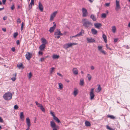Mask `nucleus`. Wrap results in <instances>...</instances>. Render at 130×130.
I'll use <instances>...</instances> for the list:
<instances>
[{"instance_id":"f257e3e1","label":"nucleus","mask_w":130,"mask_h":130,"mask_svg":"<svg viewBox=\"0 0 130 130\" xmlns=\"http://www.w3.org/2000/svg\"><path fill=\"white\" fill-rule=\"evenodd\" d=\"M82 22L83 25L85 28H90L93 25L92 24L89 20L86 19H83Z\"/></svg>"},{"instance_id":"f03ea898","label":"nucleus","mask_w":130,"mask_h":130,"mask_svg":"<svg viewBox=\"0 0 130 130\" xmlns=\"http://www.w3.org/2000/svg\"><path fill=\"white\" fill-rule=\"evenodd\" d=\"M12 95L11 93L8 92L5 93L3 96L4 99L6 100H10L12 98Z\"/></svg>"},{"instance_id":"7ed1b4c3","label":"nucleus","mask_w":130,"mask_h":130,"mask_svg":"<svg viewBox=\"0 0 130 130\" xmlns=\"http://www.w3.org/2000/svg\"><path fill=\"white\" fill-rule=\"evenodd\" d=\"M82 16L83 17H86L88 15V12L87 10L84 8H82Z\"/></svg>"},{"instance_id":"20e7f679","label":"nucleus","mask_w":130,"mask_h":130,"mask_svg":"<svg viewBox=\"0 0 130 130\" xmlns=\"http://www.w3.org/2000/svg\"><path fill=\"white\" fill-rule=\"evenodd\" d=\"M32 56V54L29 52H27L25 55V57L28 60H30L31 57Z\"/></svg>"},{"instance_id":"39448f33","label":"nucleus","mask_w":130,"mask_h":130,"mask_svg":"<svg viewBox=\"0 0 130 130\" xmlns=\"http://www.w3.org/2000/svg\"><path fill=\"white\" fill-rule=\"evenodd\" d=\"M94 90V89H92L91 90V91L90 93V100H92L94 98L95 96V95L93 93V91Z\"/></svg>"},{"instance_id":"423d86ee","label":"nucleus","mask_w":130,"mask_h":130,"mask_svg":"<svg viewBox=\"0 0 130 130\" xmlns=\"http://www.w3.org/2000/svg\"><path fill=\"white\" fill-rule=\"evenodd\" d=\"M53 24H54V26L53 27H51L49 30V31L50 32H53L55 27H56V25L55 22H53Z\"/></svg>"},{"instance_id":"0eeeda50","label":"nucleus","mask_w":130,"mask_h":130,"mask_svg":"<svg viewBox=\"0 0 130 130\" xmlns=\"http://www.w3.org/2000/svg\"><path fill=\"white\" fill-rule=\"evenodd\" d=\"M87 42L88 43H93L95 41V40L94 39L92 38H87Z\"/></svg>"},{"instance_id":"6e6552de","label":"nucleus","mask_w":130,"mask_h":130,"mask_svg":"<svg viewBox=\"0 0 130 130\" xmlns=\"http://www.w3.org/2000/svg\"><path fill=\"white\" fill-rule=\"evenodd\" d=\"M63 35V34L61 32L60 29H57V31L54 32L55 36H62Z\"/></svg>"},{"instance_id":"1a4fd4ad","label":"nucleus","mask_w":130,"mask_h":130,"mask_svg":"<svg viewBox=\"0 0 130 130\" xmlns=\"http://www.w3.org/2000/svg\"><path fill=\"white\" fill-rule=\"evenodd\" d=\"M50 125L52 128H54L58 127V126L56 125L55 122L53 121H51Z\"/></svg>"},{"instance_id":"9d476101","label":"nucleus","mask_w":130,"mask_h":130,"mask_svg":"<svg viewBox=\"0 0 130 130\" xmlns=\"http://www.w3.org/2000/svg\"><path fill=\"white\" fill-rule=\"evenodd\" d=\"M116 6L115 9L116 11H118L120 8V6L119 2L117 0L116 1Z\"/></svg>"},{"instance_id":"9b49d317","label":"nucleus","mask_w":130,"mask_h":130,"mask_svg":"<svg viewBox=\"0 0 130 130\" xmlns=\"http://www.w3.org/2000/svg\"><path fill=\"white\" fill-rule=\"evenodd\" d=\"M57 12V11H56L54 12L51 14L50 18V20H51L52 21L53 20Z\"/></svg>"},{"instance_id":"f8f14e48","label":"nucleus","mask_w":130,"mask_h":130,"mask_svg":"<svg viewBox=\"0 0 130 130\" xmlns=\"http://www.w3.org/2000/svg\"><path fill=\"white\" fill-rule=\"evenodd\" d=\"M26 123L28 126V129H29V127L30 126V119L28 118L26 119Z\"/></svg>"},{"instance_id":"ddd939ff","label":"nucleus","mask_w":130,"mask_h":130,"mask_svg":"<svg viewBox=\"0 0 130 130\" xmlns=\"http://www.w3.org/2000/svg\"><path fill=\"white\" fill-rule=\"evenodd\" d=\"M45 45L44 44H42L39 47V48L41 51H43L44 49L45 48Z\"/></svg>"},{"instance_id":"4468645a","label":"nucleus","mask_w":130,"mask_h":130,"mask_svg":"<svg viewBox=\"0 0 130 130\" xmlns=\"http://www.w3.org/2000/svg\"><path fill=\"white\" fill-rule=\"evenodd\" d=\"M39 9L41 12H42L43 10V6L40 2H39Z\"/></svg>"},{"instance_id":"2eb2a0df","label":"nucleus","mask_w":130,"mask_h":130,"mask_svg":"<svg viewBox=\"0 0 130 130\" xmlns=\"http://www.w3.org/2000/svg\"><path fill=\"white\" fill-rule=\"evenodd\" d=\"M77 44V43H68L67 45V48H68L71 46L72 45H76Z\"/></svg>"},{"instance_id":"dca6fc26","label":"nucleus","mask_w":130,"mask_h":130,"mask_svg":"<svg viewBox=\"0 0 130 130\" xmlns=\"http://www.w3.org/2000/svg\"><path fill=\"white\" fill-rule=\"evenodd\" d=\"M73 71L75 75H77L78 74V70L77 68H74L73 69Z\"/></svg>"},{"instance_id":"f3484780","label":"nucleus","mask_w":130,"mask_h":130,"mask_svg":"<svg viewBox=\"0 0 130 130\" xmlns=\"http://www.w3.org/2000/svg\"><path fill=\"white\" fill-rule=\"evenodd\" d=\"M94 25L96 28H99L102 25L100 23H95L94 24Z\"/></svg>"},{"instance_id":"a211bd4d","label":"nucleus","mask_w":130,"mask_h":130,"mask_svg":"<svg viewBox=\"0 0 130 130\" xmlns=\"http://www.w3.org/2000/svg\"><path fill=\"white\" fill-rule=\"evenodd\" d=\"M91 31L93 34H96L97 33V31L94 28H92L91 29Z\"/></svg>"},{"instance_id":"6ab92c4d","label":"nucleus","mask_w":130,"mask_h":130,"mask_svg":"<svg viewBox=\"0 0 130 130\" xmlns=\"http://www.w3.org/2000/svg\"><path fill=\"white\" fill-rule=\"evenodd\" d=\"M90 18L92 19L93 21H96V19L95 16L93 14H91L90 16Z\"/></svg>"},{"instance_id":"aec40b11","label":"nucleus","mask_w":130,"mask_h":130,"mask_svg":"<svg viewBox=\"0 0 130 130\" xmlns=\"http://www.w3.org/2000/svg\"><path fill=\"white\" fill-rule=\"evenodd\" d=\"M105 42L106 43L107 42V37L104 34H103L102 36Z\"/></svg>"},{"instance_id":"412c9836","label":"nucleus","mask_w":130,"mask_h":130,"mask_svg":"<svg viewBox=\"0 0 130 130\" xmlns=\"http://www.w3.org/2000/svg\"><path fill=\"white\" fill-rule=\"evenodd\" d=\"M53 119L55 120L58 123H59L60 122V121L59 120L57 117L55 116L53 118Z\"/></svg>"},{"instance_id":"4be33fe9","label":"nucleus","mask_w":130,"mask_h":130,"mask_svg":"<svg viewBox=\"0 0 130 130\" xmlns=\"http://www.w3.org/2000/svg\"><path fill=\"white\" fill-rule=\"evenodd\" d=\"M59 57V55H54L52 56V58L55 59H58Z\"/></svg>"},{"instance_id":"5701e85b","label":"nucleus","mask_w":130,"mask_h":130,"mask_svg":"<svg viewBox=\"0 0 130 130\" xmlns=\"http://www.w3.org/2000/svg\"><path fill=\"white\" fill-rule=\"evenodd\" d=\"M78 90H77L76 88H74V91L73 92V94L75 96H76L78 93Z\"/></svg>"},{"instance_id":"b1692460","label":"nucleus","mask_w":130,"mask_h":130,"mask_svg":"<svg viewBox=\"0 0 130 130\" xmlns=\"http://www.w3.org/2000/svg\"><path fill=\"white\" fill-rule=\"evenodd\" d=\"M41 40L42 42L43 43V44H44L45 45L46 43V41L45 39L42 38L41 39Z\"/></svg>"},{"instance_id":"393cba45","label":"nucleus","mask_w":130,"mask_h":130,"mask_svg":"<svg viewBox=\"0 0 130 130\" xmlns=\"http://www.w3.org/2000/svg\"><path fill=\"white\" fill-rule=\"evenodd\" d=\"M107 116L108 118H109L112 119H114L116 118L115 117L112 115H108Z\"/></svg>"},{"instance_id":"a878e982","label":"nucleus","mask_w":130,"mask_h":130,"mask_svg":"<svg viewBox=\"0 0 130 130\" xmlns=\"http://www.w3.org/2000/svg\"><path fill=\"white\" fill-rule=\"evenodd\" d=\"M48 56H46L40 58V61L42 62L44 60H45L46 58H48Z\"/></svg>"},{"instance_id":"bb28decb","label":"nucleus","mask_w":130,"mask_h":130,"mask_svg":"<svg viewBox=\"0 0 130 130\" xmlns=\"http://www.w3.org/2000/svg\"><path fill=\"white\" fill-rule=\"evenodd\" d=\"M84 34V31L83 29H82L80 32L79 33L77 34V35L78 36H81L82 35V34Z\"/></svg>"},{"instance_id":"cd10ccee","label":"nucleus","mask_w":130,"mask_h":130,"mask_svg":"<svg viewBox=\"0 0 130 130\" xmlns=\"http://www.w3.org/2000/svg\"><path fill=\"white\" fill-rule=\"evenodd\" d=\"M85 125L87 126H90L91 125L90 122L88 121H86L85 122Z\"/></svg>"},{"instance_id":"c85d7f7f","label":"nucleus","mask_w":130,"mask_h":130,"mask_svg":"<svg viewBox=\"0 0 130 130\" xmlns=\"http://www.w3.org/2000/svg\"><path fill=\"white\" fill-rule=\"evenodd\" d=\"M24 116L23 112H21L20 113V118L21 119H23L24 118Z\"/></svg>"},{"instance_id":"c756f323","label":"nucleus","mask_w":130,"mask_h":130,"mask_svg":"<svg viewBox=\"0 0 130 130\" xmlns=\"http://www.w3.org/2000/svg\"><path fill=\"white\" fill-rule=\"evenodd\" d=\"M35 103L37 106L39 107L40 108L42 106L41 104L38 103L37 101H36Z\"/></svg>"},{"instance_id":"7c9ffc66","label":"nucleus","mask_w":130,"mask_h":130,"mask_svg":"<svg viewBox=\"0 0 130 130\" xmlns=\"http://www.w3.org/2000/svg\"><path fill=\"white\" fill-rule=\"evenodd\" d=\"M116 28L115 26H113L112 27V30L113 33H115L116 31Z\"/></svg>"},{"instance_id":"2f4dec72","label":"nucleus","mask_w":130,"mask_h":130,"mask_svg":"<svg viewBox=\"0 0 130 130\" xmlns=\"http://www.w3.org/2000/svg\"><path fill=\"white\" fill-rule=\"evenodd\" d=\"M59 89H61L63 87V85L61 83H59Z\"/></svg>"},{"instance_id":"473e14b6","label":"nucleus","mask_w":130,"mask_h":130,"mask_svg":"<svg viewBox=\"0 0 130 130\" xmlns=\"http://www.w3.org/2000/svg\"><path fill=\"white\" fill-rule=\"evenodd\" d=\"M17 23H19L21 22V21L19 18H18L17 20Z\"/></svg>"},{"instance_id":"72a5a7b5","label":"nucleus","mask_w":130,"mask_h":130,"mask_svg":"<svg viewBox=\"0 0 130 130\" xmlns=\"http://www.w3.org/2000/svg\"><path fill=\"white\" fill-rule=\"evenodd\" d=\"M89 76L88 77V79L90 81L91 78L92 76L90 74H88L87 75V76Z\"/></svg>"},{"instance_id":"f704fd0d","label":"nucleus","mask_w":130,"mask_h":130,"mask_svg":"<svg viewBox=\"0 0 130 130\" xmlns=\"http://www.w3.org/2000/svg\"><path fill=\"white\" fill-rule=\"evenodd\" d=\"M84 84V81L83 80H80V86H83Z\"/></svg>"},{"instance_id":"c9c22d12","label":"nucleus","mask_w":130,"mask_h":130,"mask_svg":"<svg viewBox=\"0 0 130 130\" xmlns=\"http://www.w3.org/2000/svg\"><path fill=\"white\" fill-rule=\"evenodd\" d=\"M106 17V14L105 13H103L101 15V17L102 18H105Z\"/></svg>"},{"instance_id":"e433bc0d","label":"nucleus","mask_w":130,"mask_h":130,"mask_svg":"<svg viewBox=\"0 0 130 130\" xmlns=\"http://www.w3.org/2000/svg\"><path fill=\"white\" fill-rule=\"evenodd\" d=\"M40 109L43 112H45V109L43 107V106L40 108Z\"/></svg>"},{"instance_id":"4c0bfd02","label":"nucleus","mask_w":130,"mask_h":130,"mask_svg":"<svg viewBox=\"0 0 130 130\" xmlns=\"http://www.w3.org/2000/svg\"><path fill=\"white\" fill-rule=\"evenodd\" d=\"M32 76V74L31 72H30L28 74V78L30 79L31 78V76Z\"/></svg>"},{"instance_id":"58836bf2","label":"nucleus","mask_w":130,"mask_h":130,"mask_svg":"<svg viewBox=\"0 0 130 130\" xmlns=\"http://www.w3.org/2000/svg\"><path fill=\"white\" fill-rule=\"evenodd\" d=\"M100 52L103 54L105 55L106 54V53L103 50H100Z\"/></svg>"},{"instance_id":"ea45409f","label":"nucleus","mask_w":130,"mask_h":130,"mask_svg":"<svg viewBox=\"0 0 130 130\" xmlns=\"http://www.w3.org/2000/svg\"><path fill=\"white\" fill-rule=\"evenodd\" d=\"M14 109H17L18 108V105H15L14 107Z\"/></svg>"},{"instance_id":"a19ab883","label":"nucleus","mask_w":130,"mask_h":130,"mask_svg":"<svg viewBox=\"0 0 130 130\" xmlns=\"http://www.w3.org/2000/svg\"><path fill=\"white\" fill-rule=\"evenodd\" d=\"M102 88L100 87V85H99V86L98 88V90L99 91V92H100Z\"/></svg>"},{"instance_id":"79ce46f5","label":"nucleus","mask_w":130,"mask_h":130,"mask_svg":"<svg viewBox=\"0 0 130 130\" xmlns=\"http://www.w3.org/2000/svg\"><path fill=\"white\" fill-rule=\"evenodd\" d=\"M124 47L127 49H129L130 48L129 47V46L128 45H125L124 46Z\"/></svg>"},{"instance_id":"37998d69","label":"nucleus","mask_w":130,"mask_h":130,"mask_svg":"<svg viewBox=\"0 0 130 130\" xmlns=\"http://www.w3.org/2000/svg\"><path fill=\"white\" fill-rule=\"evenodd\" d=\"M24 26V23L23 22H22L21 24V31H22L23 29V27Z\"/></svg>"},{"instance_id":"c03bdc74","label":"nucleus","mask_w":130,"mask_h":130,"mask_svg":"<svg viewBox=\"0 0 130 130\" xmlns=\"http://www.w3.org/2000/svg\"><path fill=\"white\" fill-rule=\"evenodd\" d=\"M18 34L17 32H15L14 33L13 35V37L14 38L16 37Z\"/></svg>"},{"instance_id":"a18cd8bd","label":"nucleus","mask_w":130,"mask_h":130,"mask_svg":"<svg viewBox=\"0 0 130 130\" xmlns=\"http://www.w3.org/2000/svg\"><path fill=\"white\" fill-rule=\"evenodd\" d=\"M50 113L51 114V115L53 116V118L55 117V115L54 114L53 112L51 111L50 112Z\"/></svg>"},{"instance_id":"49530a36","label":"nucleus","mask_w":130,"mask_h":130,"mask_svg":"<svg viewBox=\"0 0 130 130\" xmlns=\"http://www.w3.org/2000/svg\"><path fill=\"white\" fill-rule=\"evenodd\" d=\"M17 66L19 68H20L22 67H23L22 64H18L17 65Z\"/></svg>"},{"instance_id":"de8ad7c7","label":"nucleus","mask_w":130,"mask_h":130,"mask_svg":"<svg viewBox=\"0 0 130 130\" xmlns=\"http://www.w3.org/2000/svg\"><path fill=\"white\" fill-rule=\"evenodd\" d=\"M55 68L54 67H52L51 68V70L50 71V72L51 74L53 72V71L54 70Z\"/></svg>"},{"instance_id":"09e8293b","label":"nucleus","mask_w":130,"mask_h":130,"mask_svg":"<svg viewBox=\"0 0 130 130\" xmlns=\"http://www.w3.org/2000/svg\"><path fill=\"white\" fill-rule=\"evenodd\" d=\"M102 48V46H98V50H99L100 51V50H101V49Z\"/></svg>"},{"instance_id":"8fccbe9b","label":"nucleus","mask_w":130,"mask_h":130,"mask_svg":"<svg viewBox=\"0 0 130 130\" xmlns=\"http://www.w3.org/2000/svg\"><path fill=\"white\" fill-rule=\"evenodd\" d=\"M110 3H106L105 4V6L107 7H109L110 6Z\"/></svg>"},{"instance_id":"3c124183","label":"nucleus","mask_w":130,"mask_h":130,"mask_svg":"<svg viewBox=\"0 0 130 130\" xmlns=\"http://www.w3.org/2000/svg\"><path fill=\"white\" fill-rule=\"evenodd\" d=\"M38 54L39 55H41L43 54V53L41 51H39L38 52Z\"/></svg>"},{"instance_id":"603ef678","label":"nucleus","mask_w":130,"mask_h":130,"mask_svg":"<svg viewBox=\"0 0 130 130\" xmlns=\"http://www.w3.org/2000/svg\"><path fill=\"white\" fill-rule=\"evenodd\" d=\"M6 1V0H2V2L3 4L5 5V4Z\"/></svg>"},{"instance_id":"864d4df0","label":"nucleus","mask_w":130,"mask_h":130,"mask_svg":"<svg viewBox=\"0 0 130 130\" xmlns=\"http://www.w3.org/2000/svg\"><path fill=\"white\" fill-rule=\"evenodd\" d=\"M14 8V5H13L11 7V9L12 10H13Z\"/></svg>"},{"instance_id":"5fc2aeb1","label":"nucleus","mask_w":130,"mask_h":130,"mask_svg":"<svg viewBox=\"0 0 130 130\" xmlns=\"http://www.w3.org/2000/svg\"><path fill=\"white\" fill-rule=\"evenodd\" d=\"M60 37V36L59 35L55 36V37L56 38L58 39H59Z\"/></svg>"},{"instance_id":"6e6d98bb","label":"nucleus","mask_w":130,"mask_h":130,"mask_svg":"<svg viewBox=\"0 0 130 130\" xmlns=\"http://www.w3.org/2000/svg\"><path fill=\"white\" fill-rule=\"evenodd\" d=\"M3 120L2 118L0 117V122H3Z\"/></svg>"},{"instance_id":"4d7b16f0","label":"nucleus","mask_w":130,"mask_h":130,"mask_svg":"<svg viewBox=\"0 0 130 130\" xmlns=\"http://www.w3.org/2000/svg\"><path fill=\"white\" fill-rule=\"evenodd\" d=\"M118 40V39L117 38H115L114 39V42H117Z\"/></svg>"},{"instance_id":"13d9d810","label":"nucleus","mask_w":130,"mask_h":130,"mask_svg":"<svg viewBox=\"0 0 130 130\" xmlns=\"http://www.w3.org/2000/svg\"><path fill=\"white\" fill-rule=\"evenodd\" d=\"M7 19V18L6 16L4 17L3 18V19L4 20H6Z\"/></svg>"},{"instance_id":"bf43d9fd","label":"nucleus","mask_w":130,"mask_h":130,"mask_svg":"<svg viewBox=\"0 0 130 130\" xmlns=\"http://www.w3.org/2000/svg\"><path fill=\"white\" fill-rule=\"evenodd\" d=\"M11 50L13 52H14L15 50V48L14 47H13L11 48Z\"/></svg>"},{"instance_id":"052dcab7","label":"nucleus","mask_w":130,"mask_h":130,"mask_svg":"<svg viewBox=\"0 0 130 130\" xmlns=\"http://www.w3.org/2000/svg\"><path fill=\"white\" fill-rule=\"evenodd\" d=\"M15 79H16L15 77H12L11 78V80L13 81H14L15 80Z\"/></svg>"},{"instance_id":"680f3d73","label":"nucleus","mask_w":130,"mask_h":130,"mask_svg":"<svg viewBox=\"0 0 130 130\" xmlns=\"http://www.w3.org/2000/svg\"><path fill=\"white\" fill-rule=\"evenodd\" d=\"M106 127H107V129H109V130H110V129H111V127H109L108 126V125L107 126H106Z\"/></svg>"},{"instance_id":"e2e57ef3","label":"nucleus","mask_w":130,"mask_h":130,"mask_svg":"<svg viewBox=\"0 0 130 130\" xmlns=\"http://www.w3.org/2000/svg\"><path fill=\"white\" fill-rule=\"evenodd\" d=\"M2 30L5 32L6 31V29L5 28H2Z\"/></svg>"},{"instance_id":"0e129e2a","label":"nucleus","mask_w":130,"mask_h":130,"mask_svg":"<svg viewBox=\"0 0 130 130\" xmlns=\"http://www.w3.org/2000/svg\"><path fill=\"white\" fill-rule=\"evenodd\" d=\"M32 5L29 4V9H30L32 8Z\"/></svg>"},{"instance_id":"69168bd1","label":"nucleus","mask_w":130,"mask_h":130,"mask_svg":"<svg viewBox=\"0 0 130 130\" xmlns=\"http://www.w3.org/2000/svg\"><path fill=\"white\" fill-rule=\"evenodd\" d=\"M16 43L17 44L19 45L20 44V41L19 40H18L16 41Z\"/></svg>"},{"instance_id":"338daca9","label":"nucleus","mask_w":130,"mask_h":130,"mask_svg":"<svg viewBox=\"0 0 130 130\" xmlns=\"http://www.w3.org/2000/svg\"><path fill=\"white\" fill-rule=\"evenodd\" d=\"M91 69L92 70H93L94 69V67L92 66H91Z\"/></svg>"},{"instance_id":"774afa93","label":"nucleus","mask_w":130,"mask_h":130,"mask_svg":"<svg viewBox=\"0 0 130 130\" xmlns=\"http://www.w3.org/2000/svg\"><path fill=\"white\" fill-rule=\"evenodd\" d=\"M57 127H55L54 128H52L53 130H57Z\"/></svg>"}]
</instances>
